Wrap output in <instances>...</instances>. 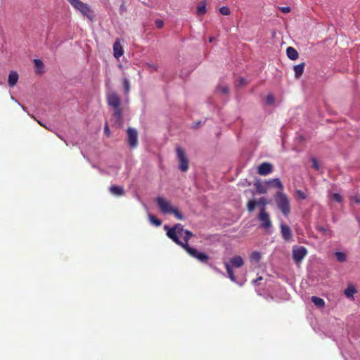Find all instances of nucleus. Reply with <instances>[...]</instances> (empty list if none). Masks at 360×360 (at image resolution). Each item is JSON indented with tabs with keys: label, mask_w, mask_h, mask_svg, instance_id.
I'll return each instance as SVG.
<instances>
[{
	"label": "nucleus",
	"mask_w": 360,
	"mask_h": 360,
	"mask_svg": "<svg viewBox=\"0 0 360 360\" xmlns=\"http://www.w3.org/2000/svg\"><path fill=\"white\" fill-rule=\"evenodd\" d=\"M107 103L113 108V119L115 124L119 126L122 124V109L120 107L121 98L115 91H111L107 94Z\"/></svg>",
	"instance_id": "1"
},
{
	"label": "nucleus",
	"mask_w": 360,
	"mask_h": 360,
	"mask_svg": "<svg viewBox=\"0 0 360 360\" xmlns=\"http://www.w3.org/2000/svg\"><path fill=\"white\" fill-rule=\"evenodd\" d=\"M193 236L191 231H186V236H184V247L183 248L191 257L197 259L201 262L206 263L209 260V256L204 253L198 252V250L188 245V241Z\"/></svg>",
	"instance_id": "2"
},
{
	"label": "nucleus",
	"mask_w": 360,
	"mask_h": 360,
	"mask_svg": "<svg viewBox=\"0 0 360 360\" xmlns=\"http://www.w3.org/2000/svg\"><path fill=\"white\" fill-rule=\"evenodd\" d=\"M165 229H167V236L172 240L178 245L181 248L184 247V241L179 240V237H182L186 236V231H189L188 230L184 229V226L181 224H176L172 228L168 229L167 226H165Z\"/></svg>",
	"instance_id": "3"
},
{
	"label": "nucleus",
	"mask_w": 360,
	"mask_h": 360,
	"mask_svg": "<svg viewBox=\"0 0 360 360\" xmlns=\"http://www.w3.org/2000/svg\"><path fill=\"white\" fill-rule=\"evenodd\" d=\"M223 264L226 270L227 274L230 280L233 282H236V277L234 274L233 268L238 269L243 266L244 260L239 256L236 255L229 259V262L224 261Z\"/></svg>",
	"instance_id": "4"
},
{
	"label": "nucleus",
	"mask_w": 360,
	"mask_h": 360,
	"mask_svg": "<svg viewBox=\"0 0 360 360\" xmlns=\"http://www.w3.org/2000/svg\"><path fill=\"white\" fill-rule=\"evenodd\" d=\"M76 10L79 11L82 15L90 21L95 20L96 15L91 7L80 0H67Z\"/></svg>",
	"instance_id": "5"
},
{
	"label": "nucleus",
	"mask_w": 360,
	"mask_h": 360,
	"mask_svg": "<svg viewBox=\"0 0 360 360\" xmlns=\"http://www.w3.org/2000/svg\"><path fill=\"white\" fill-rule=\"evenodd\" d=\"M155 200L162 213L173 214L176 219L179 220L183 219L182 214L177 208L173 207L168 200L162 197H158Z\"/></svg>",
	"instance_id": "6"
},
{
	"label": "nucleus",
	"mask_w": 360,
	"mask_h": 360,
	"mask_svg": "<svg viewBox=\"0 0 360 360\" xmlns=\"http://www.w3.org/2000/svg\"><path fill=\"white\" fill-rule=\"evenodd\" d=\"M275 198L278 207L285 216H287L290 212V201L287 195L282 192H278Z\"/></svg>",
	"instance_id": "7"
},
{
	"label": "nucleus",
	"mask_w": 360,
	"mask_h": 360,
	"mask_svg": "<svg viewBox=\"0 0 360 360\" xmlns=\"http://www.w3.org/2000/svg\"><path fill=\"white\" fill-rule=\"evenodd\" d=\"M176 153L179 162V168L181 172H186L188 169V159L185 150L180 146L176 148Z\"/></svg>",
	"instance_id": "8"
},
{
	"label": "nucleus",
	"mask_w": 360,
	"mask_h": 360,
	"mask_svg": "<svg viewBox=\"0 0 360 360\" xmlns=\"http://www.w3.org/2000/svg\"><path fill=\"white\" fill-rule=\"evenodd\" d=\"M258 219L260 221V227L265 230H269L271 226V220L266 207L261 208L258 214Z\"/></svg>",
	"instance_id": "9"
},
{
	"label": "nucleus",
	"mask_w": 360,
	"mask_h": 360,
	"mask_svg": "<svg viewBox=\"0 0 360 360\" xmlns=\"http://www.w3.org/2000/svg\"><path fill=\"white\" fill-rule=\"evenodd\" d=\"M307 250L303 246L297 247L294 246L292 248V259L297 264L302 263L303 259L307 255Z\"/></svg>",
	"instance_id": "10"
},
{
	"label": "nucleus",
	"mask_w": 360,
	"mask_h": 360,
	"mask_svg": "<svg viewBox=\"0 0 360 360\" xmlns=\"http://www.w3.org/2000/svg\"><path fill=\"white\" fill-rule=\"evenodd\" d=\"M127 143L131 148H135L138 146V132L136 129L129 127L127 129Z\"/></svg>",
	"instance_id": "11"
},
{
	"label": "nucleus",
	"mask_w": 360,
	"mask_h": 360,
	"mask_svg": "<svg viewBox=\"0 0 360 360\" xmlns=\"http://www.w3.org/2000/svg\"><path fill=\"white\" fill-rule=\"evenodd\" d=\"M273 171V165L269 162H263L258 167L257 172L262 176H266Z\"/></svg>",
	"instance_id": "12"
},
{
	"label": "nucleus",
	"mask_w": 360,
	"mask_h": 360,
	"mask_svg": "<svg viewBox=\"0 0 360 360\" xmlns=\"http://www.w3.org/2000/svg\"><path fill=\"white\" fill-rule=\"evenodd\" d=\"M113 52L114 56L116 58H120L124 54L123 48L119 39H117L113 44Z\"/></svg>",
	"instance_id": "13"
},
{
	"label": "nucleus",
	"mask_w": 360,
	"mask_h": 360,
	"mask_svg": "<svg viewBox=\"0 0 360 360\" xmlns=\"http://www.w3.org/2000/svg\"><path fill=\"white\" fill-rule=\"evenodd\" d=\"M281 234L285 240H290L292 239V234L290 228L285 224L281 225Z\"/></svg>",
	"instance_id": "14"
},
{
	"label": "nucleus",
	"mask_w": 360,
	"mask_h": 360,
	"mask_svg": "<svg viewBox=\"0 0 360 360\" xmlns=\"http://www.w3.org/2000/svg\"><path fill=\"white\" fill-rule=\"evenodd\" d=\"M110 192L115 195L122 196L124 195V190L122 186L112 185L110 188Z\"/></svg>",
	"instance_id": "15"
},
{
	"label": "nucleus",
	"mask_w": 360,
	"mask_h": 360,
	"mask_svg": "<svg viewBox=\"0 0 360 360\" xmlns=\"http://www.w3.org/2000/svg\"><path fill=\"white\" fill-rule=\"evenodd\" d=\"M305 63H302L300 64L294 65L293 70L295 72V77L297 79H299L303 74L304 70Z\"/></svg>",
	"instance_id": "16"
},
{
	"label": "nucleus",
	"mask_w": 360,
	"mask_h": 360,
	"mask_svg": "<svg viewBox=\"0 0 360 360\" xmlns=\"http://www.w3.org/2000/svg\"><path fill=\"white\" fill-rule=\"evenodd\" d=\"M286 54L288 58H290L292 60H295L297 59L299 57V53L297 51L291 46L287 48Z\"/></svg>",
	"instance_id": "17"
},
{
	"label": "nucleus",
	"mask_w": 360,
	"mask_h": 360,
	"mask_svg": "<svg viewBox=\"0 0 360 360\" xmlns=\"http://www.w3.org/2000/svg\"><path fill=\"white\" fill-rule=\"evenodd\" d=\"M18 80V75L15 71H11L8 75V82L10 86H14Z\"/></svg>",
	"instance_id": "18"
},
{
	"label": "nucleus",
	"mask_w": 360,
	"mask_h": 360,
	"mask_svg": "<svg viewBox=\"0 0 360 360\" xmlns=\"http://www.w3.org/2000/svg\"><path fill=\"white\" fill-rule=\"evenodd\" d=\"M311 300L318 307H323L325 306V302L321 297L312 296Z\"/></svg>",
	"instance_id": "19"
},
{
	"label": "nucleus",
	"mask_w": 360,
	"mask_h": 360,
	"mask_svg": "<svg viewBox=\"0 0 360 360\" xmlns=\"http://www.w3.org/2000/svg\"><path fill=\"white\" fill-rule=\"evenodd\" d=\"M255 187L257 190V191L259 193H266V187L264 184H263L262 183L259 182V181H257L255 183Z\"/></svg>",
	"instance_id": "20"
},
{
	"label": "nucleus",
	"mask_w": 360,
	"mask_h": 360,
	"mask_svg": "<svg viewBox=\"0 0 360 360\" xmlns=\"http://www.w3.org/2000/svg\"><path fill=\"white\" fill-rule=\"evenodd\" d=\"M34 63L36 69V72L37 73H41L43 72L44 70V63L42 61L39 59H34Z\"/></svg>",
	"instance_id": "21"
},
{
	"label": "nucleus",
	"mask_w": 360,
	"mask_h": 360,
	"mask_svg": "<svg viewBox=\"0 0 360 360\" xmlns=\"http://www.w3.org/2000/svg\"><path fill=\"white\" fill-rule=\"evenodd\" d=\"M196 10H197L198 15H205L207 12L205 3L200 2L198 5Z\"/></svg>",
	"instance_id": "22"
},
{
	"label": "nucleus",
	"mask_w": 360,
	"mask_h": 360,
	"mask_svg": "<svg viewBox=\"0 0 360 360\" xmlns=\"http://www.w3.org/2000/svg\"><path fill=\"white\" fill-rule=\"evenodd\" d=\"M356 292V290L353 286H349L345 290V295L347 297H352Z\"/></svg>",
	"instance_id": "23"
},
{
	"label": "nucleus",
	"mask_w": 360,
	"mask_h": 360,
	"mask_svg": "<svg viewBox=\"0 0 360 360\" xmlns=\"http://www.w3.org/2000/svg\"><path fill=\"white\" fill-rule=\"evenodd\" d=\"M267 183L271 184L274 186H276L281 190H283V186L281 181L279 180V179H274L269 180Z\"/></svg>",
	"instance_id": "24"
},
{
	"label": "nucleus",
	"mask_w": 360,
	"mask_h": 360,
	"mask_svg": "<svg viewBox=\"0 0 360 360\" xmlns=\"http://www.w3.org/2000/svg\"><path fill=\"white\" fill-rule=\"evenodd\" d=\"M148 218L150 223L155 225L156 226H160L162 224V221L152 214H149Z\"/></svg>",
	"instance_id": "25"
},
{
	"label": "nucleus",
	"mask_w": 360,
	"mask_h": 360,
	"mask_svg": "<svg viewBox=\"0 0 360 360\" xmlns=\"http://www.w3.org/2000/svg\"><path fill=\"white\" fill-rule=\"evenodd\" d=\"M317 231L322 233L324 235H329L330 236H332L333 235V232L330 229H327L323 226H318L316 228Z\"/></svg>",
	"instance_id": "26"
},
{
	"label": "nucleus",
	"mask_w": 360,
	"mask_h": 360,
	"mask_svg": "<svg viewBox=\"0 0 360 360\" xmlns=\"http://www.w3.org/2000/svg\"><path fill=\"white\" fill-rule=\"evenodd\" d=\"M123 86L125 94H128L130 91V83L129 79L126 77L123 79Z\"/></svg>",
	"instance_id": "27"
},
{
	"label": "nucleus",
	"mask_w": 360,
	"mask_h": 360,
	"mask_svg": "<svg viewBox=\"0 0 360 360\" xmlns=\"http://www.w3.org/2000/svg\"><path fill=\"white\" fill-rule=\"evenodd\" d=\"M257 200H250L248 201L247 207L249 212H252L257 206Z\"/></svg>",
	"instance_id": "28"
},
{
	"label": "nucleus",
	"mask_w": 360,
	"mask_h": 360,
	"mask_svg": "<svg viewBox=\"0 0 360 360\" xmlns=\"http://www.w3.org/2000/svg\"><path fill=\"white\" fill-rule=\"evenodd\" d=\"M250 258L252 260L259 262L261 259V254L259 252L255 251L251 254Z\"/></svg>",
	"instance_id": "29"
},
{
	"label": "nucleus",
	"mask_w": 360,
	"mask_h": 360,
	"mask_svg": "<svg viewBox=\"0 0 360 360\" xmlns=\"http://www.w3.org/2000/svg\"><path fill=\"white\" fill-rule=\"evenodd\" d=\"M335 255L337 259L340 262H345L346 260V256L343 252H338L335 253Z\"/></svg>",
	"instance_id": "30"
},
{
	"label": "nucleus",
	"mask_w": 360,
	"mask_h": 360,
	"mask_svg": "<svg viewBox=\"0 0 360 360\" xmlns=\"http://www.w3.org/2000/svg\"><path fill=\"white\" fill-rule=\"evenodd\" d=\"M219 12L223 15H229L230 14V9L227 6H222L219 8Z\"/></svg>",
	"instance_id": "31"
},
{
	"label": "nucleus",
	"mask_w": 360,
	"mask_h": 360,
	"mask_svg": "<svg viewBox=\"0 0 360 360\" xmlns=\"http://www.w3.org/2000/svg\"><path fill=\"white\" fill-rule=\"evenodd\" d=\"M267 203L268 202L265 198H261L258 200H257V205L262 206L261 208L266 207Z\"/></svg>",
	"instance_id": "32"
},
{
	"label": "nucleus",
	"mask_w": 360,
	"mask_h": 360,
	"mask_svg": "<svg viewBox=\"0 0 360 360\" xmlns=\"http://www.w3.org/2000/svg\"><path fill=\"white\" fill-rule=\"evenodd\" d=\"M297 197L300 200H304L307 198V195L301 190L296 191Z\"/></svg>",
	"instance_id": "33"
},
{
	"label": "nucleus",
	"mask_w": 360,
	"mask_h": 360,
	"mask_svg": "<svg viewBox=\"0 0 360 360\" xmlns=\"http://www.w3.org/2000/svg\"><path fill=\"white\" fill-rule=\"evenodd\" d=\"M332 199L335 202H340L342 201V197L340 194L335 193L332 195Z\"/></svg>",
	"instance_id": "34"
},
{
	"label": "nucleus",
	"mask_w": 360,
	"mask_h": 360,
	"mask_svg": "<svg viewBox=\"0 0 360 360\" xmlns=\"http://www.w3.org/2000/svg\"><path fill=\"white\" fill-rule=\"evenodd\" d=\"M247 84H248V81L244 77H240L238 79V83H237L238 86H243L246 85Z\"/></svg>",
	"instance_id": "35"
},
{
	"label": "nucleus",
	"mask_w": 360,
	"mask_h": 360,
	"mask_svg": "<svg viewBox=\"0 0 360 360\" xmlns=\"http://www.w3.org/2000/svg\"><path fill=\"white\" fill-rule=\"evenodd\" d=\"M266 101L269 105H272L274 103L275 99L272 94H269L266 96Z\"/></svg>",
	"instance_id": "36"
},
{
	"label": "nucleus",
	"mask_w": 360,
	"mask_h": 360,
	"mask_svg": "<svg viewBox=\"0 0 360 360\" xmlns=\"http://www.w3.org/2000/svg\"><path fill=\"white\" fill-rule=\"evenodd\" d=\"M311 162H312V167L315 169L319 170V162L316 160V159L315 158H311Z\"/></svg>",
	"instance_id": "37"
},
{
	"label": "nucleus",
	"mask_w": 360,
	"mask_h": 360,
	"mask_svg": "<svg viewBox=\"0 0 360 360\" xmlns=\"http://www.w3.org/2000/svg\"><path fill=\"white\" fill-rule=\"evenodd\" d=\"M155 25L158 28L160 29L163 27L164 22L160 19H157L155 21Z\"/></svg>",
	"instance_id": "38"
},
{
	"label": "nucleus",
	"mask_w": 360,
	"mask_h": 360,
	"mask_svg": "<svg viewBox=\"0 0 360 360\" xmlns=\"http://www.w3.org/2000/svg\"><path fill=\"white\" fill-rule=\"evenodd\" d=\"M351 200L357 204H360V196L359 195L352 196V197H351Z\"/></svg>",
	"instance_id": "39"
},
{
	"label": "nucleus",
	"mask_w": 360,
	"mask_h": 360,
	"mask_svg": "<svg viewBox=\"0 0 360 360\" xmlns=\"http://www.w3.org/2000/svg\"><path fill=\"white\" fill-rule=\"evenodd\" d=\"M104 133L107 135V136H110V129L108 127V124H106L104 127Z\"/></svg>",
	"instance_id": "40"
},
{
	"label": "nucleus",
	"mask_w": 360,
	"mask_h": 360,
	"mask_svg": "<svg viewBox=\"0 0 360 360\" xmlns=\"http://www.w3.org/2000/svg\"><path fill=\"white\" fill-rule=\"evenodd\" d=\"M219 90L224 94H226L229 92V88L227 86H221L219 88Z\"/></svg>",
	"instance_id": "41"
},
{
	"label": "nucleus",
	"mask_w": 360,
	"mask_h": 360,
	"mask_svg": "<svg viewBox=\"0 0 360 360\" xmlns=\"http://www.w3.org/2000/svg\"><path fill=\"white\" fill-rule=\"evenodd\" d=\"M281 10L284 13H288L290 12V7H282L281 8Z\"/></svg>",
	"instance_id": "42"
},
{
	"label": "nucleus",
	"mask_w": 360,
	"mask_h": 360,
	"mask_svg": "<svg viewBox=\"0 0 360 360\" xmlns=\"http://www.w3.org/2000/svg\"><path fill=\"white\" fill-rule=\"evenodd\" d=\"M150 67L151 68H153L154 70H156V69H157V68H156L155 65H150Z\"/></svg>",
	"instance_id": "43"
},
{
	"label": "nucleus",
	"mask_w": 360,
	"mask_h": 360,
	"mask_svg": "<svg viewBox=\"0 0 360 360\" xmlns=\"http://www.w3.org/2000/svg\"><path fill=\"white\" fill-rule=\"evenodd\" d=\"M41 126H43L44 127H45L46 129H48L45 125H44L41 122H39Z\"/></svg>",
	"instance_id": "44"
},
{
	"label": "nucleus",
	"mask_w": 360,
	"mask_h": 360,
	"mask_svg": "<svg viewBox=\"0 0 360 360\" xmlns=\"http://www.w3.org/2000/svg\"><path fill=\"white\" fill-rule=\"evenodd\" d=\"M58 136L59 137V139L63 140V139L60 136L58 135Z\"/></svg>",
	"instance_id": "45"
},
{
	"label": "nucleus",
	"mask_w": 360,
	"mask_h": 360,
	"mask_svg": "<svg viewBox=\"0 0 360 360\" xmlns=\"http://www.w3.org/2000/svg\"><path fill=\"white\" fill-rule=\"evenodd\" d=\"M212 40H213V38H210V42H212Z\"/></svg>",
	"instance_id": "46"
},
{
	"label": "nucleus",
	"mask_w": 360,
	"mask_h": 360,
	"mask_svg": "<svg viewBox=\"0 0 360 360\" xmlns=\"http://www.w3.org/2000/svg\"><path fill=\"white\" fill-rule=\"evenodd\" d=\"M262 279V277H259V278H258V280H259V281H261Z\"/></svg>",
	"instance_id": "47"
}]
</instances>
